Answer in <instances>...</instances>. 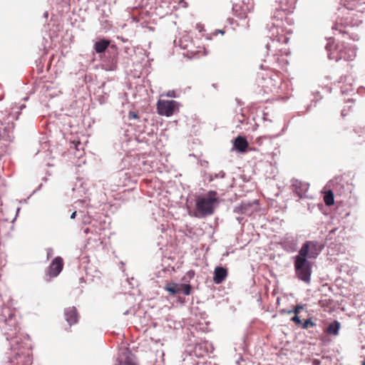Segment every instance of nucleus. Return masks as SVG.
I'll return each mask as SVG.
<instances>
[{
	"instance_id": "50",
	"label": "nucleus",
	"mask_w": 365,
	"mask_h": 365,
	"mask_svg": "<svg viewBox=\"0 0 365 365\" xmlns=\"http://www.w3.org/2000/svg\"><path fill=\"white\" fill-rule=\"evenodd\" d=\"M281 9L282 11H284L286 10V9H284V8H281Z\"/></svg>"
},
{
	"instance_id": "40",
	"label": "nucleus",
	"mask_w": 365,
	"mask_h": 365,
	"mask_svg": "<svg viewBox=\"0 0 365 365\" xmlns=\"http://www.w3.org/2000/svg\"><path fill=\"white\" fill-rule=\"evenodd\" d=\"M236 220L238 221V222L240 224L242 222V220H243V217H237Z\"/></svg>"
},
{
	"instance_id": "12",
	"label": "nucleus",
	"mask_w": 365,
	"mask_h": 365,
	"mask_svg": "<svg viewBox=\"0 0 365 365\" xmlns=\"http://www.w3.org/2000/svg\"><path fill=\"white\" fill-rule=\"evenodd\" d=\"M138 365L136 356L128 348L121 349L116 359V365Z\"/></svg>"
},
{
	"instance_id": "44",
	"label": "nucleus",
	"mask_w": 365,
	"mask_h": 365,
	"mask_svg": "<svg viewBox=\"0 0 365 365\" xmlns=\"http://www.w3.org/2000/svg\"><path fill=\"white\" fill-rule=\"evenodd\" d=\"M41 187H42V184H41V185L38 186V187L33 192V193H35L36 191H38V190H40Z\"/></svg>"
},
{
	"instance_id": "25",
	"label": "nucleus",
	"mask_w": 365,
	"mask_h": 365,
	"mask_svg": "<svg viewBox=\"0 0 365 365\" xmlns=\"http://www.w3.org/2000/svg\"><path fill=\"white\" fill-rule=\"evenodd\" d=\"M291 321L298 326H301V324H302V321L300 319L299 314H294V315L291 318Z\"/></svg>"
},
{
	"instance_id": "3",
	"label": "nucleus",
	"mask_w": 365,
	"mask_h": 365,
	"mask_svg": "<svg viewBox=\"0 0 365 365\" xmlns=\"http://www.w3.org/2000/svg\"><path fill=\"white\" fill-rule=\"evenodd\" d=\"M332 44L329 41L327 43L325 48L328 51V58L336 61L344 59V61H353L356 56V48L354 45L342 44L337 46L335 51H331Z\"/></svg>"
},
{
	"instance_id": "29",
	"label": "nucleus",
	"mask_w": 365,
	"mask_h": 365,
	"mask_svg": "<svg viewBox=\"0 0 365 365\" xmlns=\"http://www.w3.org/2000/svg\"><path fill=\"white\" fill-rule=\"evenodd\" d=\"M167 96L169 97V98H175L176 96H175V91H169L168 93H167Z\"/></svg>"
},
{
	"instance_id": "10",
	"label": "nucleus",
	"mask_w": 365,
	"mask_h": 365,
	"mask_svg": "<svg viewBox=\"0 0 365 365\" xmlns=\"http://www.w3.org/2000/svg\"><path fill=\"white\" fill-rule=\"evenodd\" d=\"M258 205L259 202L257 200H242L240 205L234 207L233 212L237 215H250L256 210Z\"/></svg>"
},
{
	"instance_id": "6",
	"label": "nucleus",
	"mask_w": 365,
	"mask_h": 365,
	"mask_svg": "<svg viewBox=\"0 0 365 365\" xmlns=\"http://www.w3.org/2000/svg\"><path fill=\"white\" fill-rule=\"evenodd\" d=\"M324 248V244L322 242L317 240H307L305 241L298 254L309 259H316L320 255L322 250Z\"/></svg>"
},
{
	"instance_id": "51",
	"label": "nucleus",
	"mask_w": 365,
	"mask_h": 365,
	"mask_svg": "<svg viewBox=\"0 0 365 365\" xmlns=\"http://www.w3.org/2000/svg\"><path fill=\"white\" fill-rule=\"evenodd\" d=\"M341 115H342V116H344V115H345V113H344V112H343V111L341 112Z\"/></svg>"
},
{
	"instance_id": "31",
	"label": "nucleus",
	"mask_w": 365,
	"mask_h": 365,
	"mask_svg": "<svg viewBox=\"0 0 365 365\" xmlns=\"http://www.w3.org/2000/svg\"><path fill=\"white\" fill-rule=\"evenodd\" d=\"M312 364L313 365H320L321 364V361L318 359H314L312 360Z\"/></svg>"
},
{
	"instance_id": "32",
	"label": "nucleus",
	"mask_w": 365,
	"mask_h": 365,
	"mask_svg": "<svg viewBox=\"0 0 365 365\" xmlns=\"http://www.w3.org/2000/svg\"><path fill=\"white\" fill-rule=\"evenodd\" d=\"M187 274L190 278H192L195 275V272L193 270H190L187 272Z\"/></svg>"
},
{
	"instance_id": "48",
	"label": "nucleus",
	"mask_w": 365,
	"mask_h": 365,
	"mask_svg": "<svg viewBox=\"0 0 365 365\" xmlns=\"http://www.w3.org/2000/svg\"><path fill=\"white\" fill-rule=\"evenodd\" d=\"M19 210H20V207H18L17 208V212H16V215H18V212H19Z\"/></svg>"
},
{
	"instance_id": "21",
	"label": "nucleus",
	"mask_w": 365,
	"mask_h": 365,
	"mask_svg": "<svg viewBox=\"0 0 365 365\" xmlns=\"http://www.w3.org/2000/svg\"><path fill=\"white\" fill-rule=\"evenodd\" d=\"M323 199L326 205L331 206L334 205V196L333 191L331 190H329L328 191L325 192Z\"/></svg>"
},
{
	"instance_id": "11",
	"label": "nucleus",
	"mask_w": 365,
	"mask_h": 365,
	"mask_svg": "<svg viewBox=\"0 0 365 365\" xmlns=\"http://www.w3.org/2000/svg\"><path fill=\"white\" fill-rule=\"evenodd\" d=\"M165 289L170 295L182 293L184 295L188 296L190 294L192 287L190 284L170 282L165 284Z\"/></svg>"
},
{
	"instance_id": "36",
	"label": "nucleus",
	"mask_w": 365,
	"mask_h": 365,
	"mask_svg": "<svg viewBox=\"0 0 365 365\" xmlns=\"http://www.w3.org/2000/svg\"><path fill=\"white\" fill-rule=\"evenodd\" d=\"M76 215H77L76 211L73 212L70 216V218L72 220L75 219L76 217Z\"/></svg>"
},
{
	"instance_id": "1",
	"label": "nucleus",
	"mask_w": 365,
	"mask_h": 365,
	"mask_svg": "<svg viewBox=\"0 0 365 365\" xmlns=\"http://www.w3.org/2000/svg\"><path fill=\"white\" fill-rule=\"evenodd\" d=\"M16 312L9 307H4L0 314V321L4 324L5 336L9 341L11 349L14 351V359L9 358L8 362L11 365H31L32 357L29 354H24V350L29 349V336L17 332L19 329Z\"/></svg>"
},
{
	"instance_id": "17",
	"label": "nucleus",
	"mask_w": 365,
	"mask_h": 365,
	"mask_svg": "<svg viewBox=\"0 0 365 365\" xmlns=\"http://www.w3.org/2000/svg\"><path fill=\"white\" fill-rule=\"evenodd\" d=\"M64 317L70 327L76 324L78 321V314L75 307H68L64 310Z\"/></svg>"
},
{
	"instance_id": "45",
	"label": "nucleus",
	"mask_w": 365,
	"mask_h": 365,
	"mask_svg": "<svg viewBox=\"0 0 365 365\" xmlns=\"http://www.w3.org/2000/svg\"><path fill=\"white\" fill-rule=\"evenodd\" d=\"M43 16H44V17H45V18H48V11H46V12L43 14Z\"/></svg>"
},
{
	"instance_id": "5",
	"label": "nucleus",
	"mask_w": 365,
	"mask_h": 365,
	"mask_svg": "<svg viewBox=\"0 0 365 365\" xmlns=\"http://www.w3.org/2000/svg\"><path fill=\"white\" fill-rule=\"evenodd\" d=\"M279 15H280V16H274L277 19V22H273L272 26L268 28L267 37L272 41V43L267 42L266 43V48L267 51H271L275 43L282 42L287 43L289 41V38L282 34L283 30L281 28L283 14L279 13Z\"/></svg>"
},
{
	"instance_id": "15",
	"label": "nucleus",
	"mask_w": 365,
	"mask_h": 365,
	"mask_svg": "<svg viewBox=\"0 0 365 365\" xmlns=\"http://www.w3.org/2000/svg\"><path fill=\"white\" fill-rule=\"evenodd\" d=\"M339 133L343 136H347L351 139L354 140V135H357L360 138H365V125L361 126H356L351 130H348L346 127H342L339 130Z\"/></svg>"
},
{
	"instance_id": "8",
	"label": "nucleus",
	"mask_w": 365,
	"mask_h": 365,
	"mask_svg": "<svg viewBox=\"0 0 365 365\" xmlns=\"http://www.w3.org/2000/svg\"><path fill=\"white\" fill-rule=\"evenodd\" d=\"M180 106V103L174 100L159 99L156 108L160 115L170 117L179 111Z\"/></svg>"
},
{
	"instance_id": "28",
	"label": "nucleus",
	"mask_w": 365,
	"mask_h": 365,
	"mask_svg": "<svg viewBox=\"0 0 365 365\" xmlns=\"http://www.w3.org/2000/svg\"><path fill=\"white\" fill-rule=\"evenodd\" d=\"M117 38L119 39L123 43L130 44V41H129V39L126 38L123 36H118Z\"/></svg>"
},
{
	"instance_id": "2",
	"label": "nucleus",
	"mask_w": 365,
	"mask_h": 365,
	"mask_svg": "<svg viewBox=\"0 0 365 365\" xmlns=\"http://www.w3.org/2000/svg\"><path fill=\"white\" fill-rule=\"evenodd\" d=\"M217 192L210 190L206 196H197L195 200V212L194 216L204 218L214 213L215 207L218 205Z\"/></svg>"
},
{
	"instance_id": "14",
	"label": "nucleus",
	"mask_w": 365,
	"mask_h": 365,
	"mask_svg": "<svg viewBox=\"0 0 365 365\" xmlns=\"http://www.w3.org/2000/svg\"><path fill=\"white\" fill-rule=\"evenodd\" d=\"M309 183L305 182H302L296 179L292 180V190L299 198L306 197V192L309 190Z\"/></svg>"
},
{
	"instance_id": "43",
	"label": "nucleus",
	"mask_w": 365,
	"mask_h": 365,
	"mask_svg": "<svg viewBox=\"0 0 365 365\" xmlns=\"http://www.w3.org/2000/svg\"><path fill=\"white\" fill-rule=\"evenodd\" d=\"M26 108L25 104H21V105L19 106V109H20V110H23V109H24V108Z\"/></svg>"
},
{
	"instance_id": "22",
	"label": "nucleus",
	"mask_w": 365,
	"mask_h": 365,
	"mask_svg": "<svg viewBox=\"0 0 365 365\" xmlns=\"http://www.w3.org/2000/svg\"><path fill=\"white\" fill-rule=\"evenodd\" d=\"M316 326V324L312 321V318H308L302 322L301 327L304 329H307L309 327H314Z\"/></svg>"
},
{
	"instance_id": "7",
	"label": "nucleus",
	"mask_w": 365,
	"mask_h": 365,
	"mask_svg": "<svg viewBox=\"0 0 365 365\" xmlns=\"http://www.w3.org/2000/svg\"><path fill=\"white\" fill-rule=\"evenodd\" d=\"M101 68L106 71H113L117 69L118 53L117 46L111 45L107 51L101 56Z\"/></svg>"
},
{
	"instance_id": "41",
	"label": "nucleus",
	"mask_w": 365,
	"mask_h": 365,
	"mask_svg": "<svg viewBox=\"0 0 365 365\" xmlns=\"http://www.w3.org/2000/svg\"><path fill=\"white\" fill-rule=\"evenodd\" d=\"M350 38H352L354 41H357V40H359V37H358V36H357V35H356L354 37L351 36Z\"/></svg>"
},
{
	"instance_id": "33",
	"label": "nucleus",
	"mask_w": 365,
	"mask_h": 365,
	"mask_svg": "<svg viewBox=\"0 0 365 365\" xmlns=\"http://www.w3.org/2000/svg\"><path fill=\"white\" fill-rule=\"evenodd\" d=\"M200 165L207 167L208 165V162L207 160H200Z\"/></svg>"
},
{
	"instance_id": "37",
	"label": "nucleus",
	"mask_w": 365,
	"mask_h": 365,
	"mask_svg": "<svg viewBox=\"0 0 365 365\" xmlns=\"http://www.w3.org/2000/svg\"><path fill=\"white\" fill-rule=\"evenodd\" d=\"M312 104H309V105H307V106L305 107V108H306L305 112H306V113H307V112L310 111V110H311V108H312Z\"/></svg>"
},
{
	"instance_id": "4",
	"label": "nucleus",
	"mask_w": 365,
	"mask_h": 365,
	"mask_svg": "<svg viewBox=\"0 0 365 365\" xmlns=\"http://www.w3.org/2000/svg\"><path fill=\"white\" fill-rule=\"evenodd\" d=\"M295 274L299 280L309 284L312 276V263L307 257L299 254L293 257Z\"/></svg>"
},
{
	"instance_id": "26",
	"label": "nucleus",
	"mask_w": 365,
	"mask_h": 365,
	"mask_svg": "<svg viewBox=\"0 0 365 365\" xmlns=\"http://www.w3.org/2000/svg\"><path fill=\"white\" fill-rule=\"evenodd\" d=\"M138 113L135 112V111H130L128 113V119L129 120H132V119H138Z\"/></svg>"
},
{
	"instance_id": "9",
	"label": "nucleus",
	"mask_w": 365,
	"mask_h": 365,
	"mask_svg": "<svg viewBox=\"0 0 365 365\" xmlns=\"http://www.w3.org/2000/svg\"><path fill=\"white\" fill-rule=\"evenodd\" d=\"M254 9L253 0H242L241 4L232 5V11L240 19H245L247 14Z\"/></svg>"
},
{
	"instance_id": "35",
	"label": "nucleus",
	"mask_w": 365,
	"mask_h": 365,
	"mask_svg": "<svg viewBox=\"0 0 365 365\" xmlns=\"http://www.w3.org/2000/svg\"><path fill=\"white\" fill-rule=\"evenodd\" d=\"M129 45L130 44L125 46V48H124L125 53H129V51L130 50V47L129 46Z\"/></svg>"
},
{
	"instance_id": "19",
	"label": "nucleus",
	"mask_w": 365,
	"mask_h": 365,
	"mask_svg": "<svg viewBox=\"0 0 365 365\" xmlns=\"http://www.w3.org/2000/svg\"><path fill=\"white\" fill-rule=\"evenodd\" d=\"M110 41L106 38H101L95 42L93 49L98 54L105 53L110 47Z\"/></svg>"
},
{
	"instance_id": "39",
	"label": "nucleus",
	"mask_w": 365,
	"mask_h": 365,
	"mask_svg": "<svg viewBox=\"0 0 365 365\" xmlns=\"http://www.w3.org/2000/svg\"><path fill=\"white\" fill-rule=\"evenodd\" d=\"M178 301L181 303V304H183L185 302V298L184 297H178Z\"/></svg>"
},
{
	"instance_id": "23",
	"label": "nucleus",
	"mask_w": 365,
	"mask_h": 365,
	"mask_svg": "<svg viewBox=\"0 0 365 365\" xmlns=\"http://www.w3.org/2000/svg\"><path fill=\"white\" fill-rule=\"evenodd\" d=\"M225 177V173L222 170L217 173H211L209 175L210 181L214 180L215 178H224Z\"/></svg>"
},
{
	"instance_id": "16",
	"label": "nucleus",
	"mask_w": 365,
	"mask_h": 365,
	"mask_svg": "<svg viewBox=\"0 0 365 365\" xmlns=\"http://www.w3.org/2000/svg\"><path fill=\"white\" fill-rule=\"evenodd\" d=\"M228 275V269L222 265L217 266L213 272L212 280L215 284H220L222 283Z\"/></svg>"
},
{
	"instance_id": "27",
	"label": "nucleus",
	"mask_w": 365,
	"mask_h": 365,
	"mask_svg": "<svg viewBox=\"0 0 365 365\" xmlns=\"http://www.w3.org/2000/svg\"><path fill=\"white\" fill-rule=\"evenodd\" d=\"M53 253H54L53 250L51 247L46 248L47 259L52 257L53 255Z\"/></svg>"
},
{
	"instance_id": "18",
	"label": "nucleus",
	"mask_w": 365,
	"mask_h": 365,
	"mask_svg": "<svg viewBox=\"0 0 365 365\" xmlns=\"http://www.w3.org/2000/svg\"><path fill=\"white\" fill-rule=\"evenodd\" d=\"M248 142L245 137L237 135L233 141L232 150L243 153L247 150Z\"/></svg>"
},
{
	"instance_id": "47",
	"label": "nucleus",
	"mask_w": 365,
	"mask_h": 365,
	"mask_svg": "<svg viewBox=\"0 0 365 365\" xmlns=\"http://www.w3.org/2000/svg\"><path fill=\"white\" fill-rule=\"evenodd\" d=\"M317 101H318V100H317V99H315V98H314V99H312V102H315V103H316V102H317Z\"/></svg>"
},
{
	"instance_id": "49",
	"label": "nucleus",
	"mask_w": 365,
	"mask_h": 365,
	"mask_svg": "<svg viewBox=\"0 0 365 365\" xmlns=\"http://www.w3.org/2000/svg\"><path fill=\"white\" fill-rule=\"evenodd\" d=\"M361 365H365V360L362 361Z\"/></svg>"
},
{
	"instance_id": "13",
	"label": "nucleus",
	"mask_w": 365,
	"mask_h": 365,
	"mask_svg": "<svg viewBox=\"0 0 365 365\" xmlns=\"http://www.w3.org/2000/svg\"><path fill=\"white\" fill-rule=\"evenodd\" d=\"M63 267V260L61 257H56L49 264L46 274L50 277H57L62 271Z\"/></svg>"
},
{
	"instance_id": "42",
	"label": "nucleus",
	"mask_w": 365,
	"mask_h": 365,
	"mask_svg": "<svg viewBox=\"0 0 365 365\" xmlns=\"http://www.w3.org/2000/svg\"><path fill=\"white\" fill-rule=\"evenodd\" d=\"M80 145H81V143H78V144H75V148L76 149V150H79V148H78V146H80Z\"/></svg>"
},
{
	"instance_id": "34",
	"label": "nucleus",
	"mask_w": 365,
	"mask_h": 365,
	"mask_svg": "<svg viewBox=\"0 0 365 365\" xmlns=\"http://www.w3.org/2000/svg\"><path fill=\"white\" fill-rule=\"evenodd\" d=\"M214 34H221L222 35H223L225 34V31L222 29H217Z\"/></svg>"
},
{
	"instance_id": "46",
	"label": "nucleus",
	"mask_w": 365,
	"mask_h": 365,
	"mask_svg": "<svg viewBox=\"0 0 365 365\" xmlns=\"http://www.w3.org/2000/svg\"><path fill=\"white\" fill-rule=\"evenodd\" d=\"M88 230H89V229H88V228H86V229L84 230V232H85V233H88Z\"/></svg>"
},
{
	"instance_id": "30",
	"label": "nucleus",
	"mask_w": 365,
	"mask_h": 365,
	"mask_svg": "<svg viewBox=\"0 0 365 365\" xmlns=\"http://www.w3.org/2000/svg\"><path fill=\"white\" fill-rule=\"evenodd\" d=\"M268 116H269V114L267 113H263V116H262L263 120L271 122L272 120L270 119H269Z\"/></svg>"
},
{
	"instance_id": "24",
	"label": "nucleus",
	"mask_w": 365,
	"mask_h": 365,
	"mask_svg": "<svg viewBox=\"0 0 365 365\" xmlns=\"http://www.w3.org/2000/svg\"><path fill=\"white\" fill-rule=\"evenodd\" d=\"M304 309V305L297 304L293 309L289 310L288 314L294 313L295 314H299V312Z\"/></svg>"
},
{
	"instance_id": "38",
	"label": "nucleus",
	"mask_w": 365,
	"mask_h": 365,
	"mask_svg": "<svg viewBox=\"0 0 365 365\" xmlns=\"http://www.w3.org/2000/svg\"><path fill=\"white\" fill-rule=\"evenodd\" d=\"M297 250V244L295 242L293 243V247L290 248V251L294 252Z\"/></svg>"
},
{
	"instance_id": "20",
	"label": "nucleus",
	"mask_w": 365,
	"mask_h": 365,
	"mask_svg": "<svg viewBox=\"0 0 365 365\" xmlns=\"http://www.w3.org/2000/svg\"><path fill=\"white\" fill-rule=\"evenodd\" d=\"M341 328V324L337 320H334L331 322L327 329V332L333 336H336L339 334V329Z\"/></svg>"
}]
</instances>
